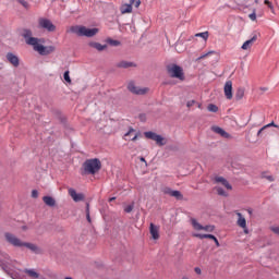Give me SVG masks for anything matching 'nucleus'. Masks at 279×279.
I'll return each instance as SVG.
<instances>
[{
    "mask_svg": "<svg viewBox=\"0 0 279 279\" xmlns=\"http://www.w3.org/2000/svg\"><path fill=\"white\" fill-rule=\"evenodd\" d=\"M22 36L25 38L26 45H31L34 51H37L39 56H49V53H53L56 51V47L53 46H44V39L32 37V31L29 29H24Z\"/></svg>",
    "mask_w": 279,
    "mask_h": 279,
    "instance_id": "nucleus-1",
    "label": "nucleus"
},
{
    "mask_svg": "<svg viewBox=\"0 0 279 279\" xmlns=\"http://www.w3.org/2000/svg\"><path fill=\"white\" fill-rule=\"evenodd\" d=\"M225 97L227 99H232V81H227L223 87Z\"/></svg>",
    "mask_w": 279,
    "mask_h": 279,
    "instance_id": "nucleus-17",
    "label": "nucleus"
},
{
    "mask_svg": "<svg viewBox=\"0 0 279 279\" xmlns=\"http://www.w3.org/2000/svg\"><path fill=\"white\" fill-rule=\"evenodd\" d=\"M128 89L130 90V93H133V95H147V93H149L148 87H140L136 86V84L134 83H129Z\"/></svg>",
    "mask_w": 279,
    "mask_h": 279,
    "instance_id": "nucleus-10",
    "label": "nucleus"
},
{
    "mask_svg": "<svg viewBox=\"0 0 279 279\" xmlns=\"http://www.w3.org/2000/svg\"><path fill=\"white\" fill-rule=\"evenodd\" d=\"M214 182L216 184L215 189L218 193V195H221L222 197H228V191H232V185L228 180H226L223 177H216L214 179Z\"/></svg>",
    "mask_w": 279,
    "mask_h": 279,
    "instance_id": "nucleus-3",
    "label": "nucleus"
},
{
    "mask_svg": "<svg viewBox=\"0 0 279 279\" xmlns=\"http://www.w3.org/2000/svg\"><path fill=\"white\" fill-rule=\"evenodd\" d=\"M244 95H245V90H243V88H239L235 94V99H243Z\"/></svg>",
    "mask_w": 279,
    "mask_h": 279,
    "instance_id": "nucleus-27",
    "label": "nucleus"
},
{
    "mask_svg": "<svg viewBox=\"0 0 279 279\" xmlns=\"http://www.w3.org/2000/svg\"><path fill=\"white\" fill-rule=\"evenodd\" d=\"M120 69H130V66H134V63L128 61H121L118 63Z\"/></svg>",
    "mask_w": 279,
    "mask_h": 279,
    "instance_id": "nucleus-24",
    "label": "nucleus"
},
{
    "mask_svg": "<svg viewBox=\"0 0 279 279\" xmlns=\"http://www.w3.org/2000/svg\"><path fill=\"white\" fill-rule=\"evenodd\" d=\"M170 197L180 198V197H182V194L180 193V191H172Z\"/></svg>",
    "mask_w": 279,
    "mask_h": 279,
    "instance_id": "nucleus-33",
    "label": "nucleus"
},
{
    "mask_svg": "<svg viewBox=\"0 0 279 279\" xmlns=\"http://www.w3.org/2000/svg\"><path fill=\"white\" fill-rule=\"evenodd\" d=\"M192 236H194L196 239H211V241H214V239H216V236L213 234H202V233H192Z\"/></svg>",
    "mask_w": 279,
    "mask_h": 279,
    "instance_id": "nucleus-21",
    "label": "nucleus"
},
{
    "mask_svg": "<svg viewBox=\"0 0 279 279\" xmlns=\"http://www.w3.org/2000/svg\"><path fill=\"white\" fill-rule=\"evenodd\" d=\"M37 27L38 29H44L45 32H56L53 22L47 17H39Z\"/></svg>",
    "mask_w": 279,
    "mask_h": 279,
    "instance_id": "nucleus-7",
    "label": "nucleus"
},
{
    "mask_svg": "<svg viewBox=\"0 0 279 279\" xmlns=\"http://www.w3.org/2000/svg\"><path fill=\"white\" fill-rule=\"evenodd\" d=\"M7 60L8 62H10V64H12V66H15V68L19 66V64H21L19 57H16V54L12 52L7 53Z\"/></svg>",
    "mask_w": 279,
    "mask_h": 279,
    "instance_id": "nucleus-15",
    "label": "nucleus"
},
{
    "mask_svg": "<svg viewBox=\"0 0 279 279\" xmlns=\"http://www.w3.org/2000/svg\"><path fill=\"white\" fill-rule=\"evenodd\" d=\"M63 77L68 84H71V76L69 75V71L64 72Z\"/></svg>",
    "mask_w": 279,
    "mask_h": 279,
    "instance_id": "nucleus-34",
    "label": "nucleus"
},
{
    "mask_svg": "<svg viewBox=\"0 0 279 279\" xmlns=\"http://www.w3.org/2000/svg\"><path fill=\"white\" fill-rule=\"evenodd\" d=\"M22 229H23V230H27V227H23Z\"/></svg>",
    "mask_w": 279,
    "mask_h": 279,
    "instance_id": "nucleus-48",
    "label": "nucleus"
},
{
    "mask_svg": "<svg viewBox=\"0 0 279 279\" xmlns=\"http://www.w3.org/2000/svg\"><path fill=\"white\" fill-rule=\"evenodd\" d=\"M162 193L165 195H170L171 196V193H173V190H171L170 187H163Z\"/></svg>",
    "mask_w": 279,
    "mask_h": 279,
    "instance_id": "nucleus-32",
    "label": "nucleus"
},
{
    "mask_svg": "<svg viewBox=\"0 0 279 279\" xmlns=\"http://www.w3.org/2000/svg\"><path fill=\"white\" fill-rule=\"evenodd\" d=\"M4 236L5 241H8L10 245H13V247H26L27 250H31V252H34V254H40L41 252L38 245L29 242H23V240L12 233H5Z\"/></svg>",
    "mask_w": 279,
    "mask_h": 279,
    "instance_id": "nucleus-2",
    "label": "nucleus"
},
{
    "mask_svg": "<svg viewBox=\"0 0 279 279\" xmlns=\"http://www.w3.org/2000/svg\"><path fill=\"white\" fill-rule=\"evenodd\" d=\"M20 3H21L24 8H27V2H26V1L20 0Z\"/></svg>",
    "mask_w": 279,
    "mask_h": 279,
    "instance_id": "nucleus-43",
    "label": "nucleus"
},
{
    "mask_svg": "<svg viewBox=\"0 0 279 279\" xmlns=\"http://www.w3.org/2000/svg\"><path fill=\"white\" fill-rule=\"evenodd\" d=\"M144 136L146 138H149L150 141H155L157 143V145H159L160 147H162V145H167L165 137H162L161 135H158L151 131L145 132Z\"/></svg>",
    "mask_w": 279,
    "mask_h": 279,
    "instance_id": "nucleus-9",
    "label": "nucleus"
},
{
    "mask_svg": "<svg viewBox=\"0 0 279 279\" xmlns=\"http://www.w3.org/2000/svg\"><path fill=\"white\" fill-rule=\"evenodd\" d=\"M270 230L271 232H274V234H277L279 236V227H276V226L270 227Z\"/></svg>",
    "mask_w": 279,
    "mask_h": 279,
    "instance_id": "nucleus-36",
    "label": "nucleus"
},
{
    "mask_svg": "<svg viewBox=\"0 0 279 279\" xmlns=\"http://www.w3.org/2000/svg\"><path fill=\"white\" fill-rule=\"evenodd\" d=\"M248 17L251 19V21H256V12L254 11L253 13H251Z\"/></svg>",
    "mask_w": 279,
    "mask_h": 279,
    "instance_id": "nucleus-39",
    "label": "nucleus"
},
{
    "mask_svg": "<svg viewBox=\"0 0 279 279\" xmlns=\"http://www.w3.org/2000/svg\"><path fill=\"white\" fill-rule=\"evenodd\" d=\"M168 74L170 77L184 82V69L178 64H170L167 66Z\"/></svg>",
    "mask_w": 279,
    "mask_h": 279,
    "instance_id": "nucleus-6",
    "label": "nucleus"
},
{
    "mask_svg": "<svg viewBox=\"0 0 279 279\" xmlns=\"http://www.w3.org/2000/svg\"><path fill=\"white\" fill-rule=\"evenodd\" d=\"M203 230L205 232H213L215 230V226H203Z\"/></svg>",
    "mask_w": 279,
    "mask_h": 279,
    "instance_id": "nucleus-30",
    "label": "nucleus"
},
{
    "mask_svg": "<svg viewBox=\"0 0 279 279\" xmlns=\"http://www.w3.org/2000/svg\"><path fill=\"white\" fill-rule=\"evenodd\" d=\"M195 36L197 38H204L205 40H208L209 34H208V32H204V33H197Z\"/></svg>",
    "mask_w": 279,
    "mask_h": 279,
    "instance_id": "nucleus-29",
    "label": "nucleus"
},
{
    "mask_svg": "<svg viewBox=\"0 0 279 279\" xmlns=\"http://www.w3.org/2000/svg\"><path fill=\"white\" fill-rule=\"evenodd\" d=\"M132 5H134V8H141V0H129V3H122L120 5L121 14H132Z\"/></svg>",
    "mask_w": 279,
    "mask_h": 279,
    "instance_id": "nucleus-8",
    "label": "nucleus"
},
{
    "mask_svg": "<svg viewBox=\"0 0 279 279\" xmlns=\"http://www.w3.org/2000/svg\"><path fill=\"white\" fill-rule=\"evenodd\" d=\"M207 109L209 110V112H217V110H219L216 105H209Z\"/></svg>",
    "mask_w": 279,
    "mask_h": 279,
    "instance_id": "nucleus-31",
    "label": "nucleus"
},
{
    "mask_svg": "<svg viewBox=\"0 0 279 279\" xmlns=\"http://www.w3.org/2000/svg\"><path fill=\"white\" fill-rule=\"evenodd\" d=\"M214 242L217 245V247H219L220 244H219V240H217V238L214 239Z\"/></svg>",
    "mask_w": 279,
    "mask_h": 279,
    "instance_id": "nucleus-45",
    "label": "nucleus"
},
{
    "mask_svg": "<svg viewBox=\"0 0 279 279\" xmlns=\"http://www.w3.org/2000/svg\"><path fill=\"white\" fill-rule=\"evenodd\" d=\"M235 215L238 217L236 226L244 230V234H250V230H247V220L245 219V216H243V214L239 211H236Z\"/></svg>",
    "mask_w": 279,
    "mask_h": 279,
    "instance_id": "nucleus-11",
    "label": "nucleus"
},
{
    "mask_svg": "<svg viewBox=\"0 0 279 279\" xmlns=\"http://www.w3.org/2000/svg\"><path fill=\"white\" fill-rule=\"evenodd\" d=\"M262 178L268 180V182H274V177L269 172H262Z\"/></svg>",
    "mask_w": 279,
    "mask_h": 279,
    "instance_id": "nucleus-28",
    "label": "nucleus"
},
{
    "mask_svg": "<svg viewBox=\"0 0 279 279\" xmlns=\"http://www.w3.org/2000/svg\"><path fill=\"white\" fill-rule=\"evenodd\" d=\"M109 45H112L113 47H119L120 43L118 40L109 39Z\"/></svg>",
    "mask_w": 279,
    "mask_h": 279,
    "instance_id": "nucleus-37",
    "label": "nucleus"
},
{
    "mask_svg": "<svg viewBox=\"0 0 279 279\" xmlns=\"http://www.w3.org/2000/svg\"><path fill=\"white\" fill-rule=\"evenodd\" d=\"M132 210H134V204L129 205V206H126V207L124 208V211H126V213H132Z\"/></svg>",
    "mask_w": 279,
    "mask_h": 279,
    "instance_id": "nucleus-38",
    "label": "nucleus"
},
{
    "mask_svg": "<svg viewBox=\"0 0 279 279\" xmlns=\"http://www.w3.org/2000/svg\"><path fill=\"white\" fill-rule=\"evenodd\" d=\"M194 271H195V274H197V276H202V268L196 267V268H194Z\"/></svg>",
    "mask_w": 279,
    "mask_h": 279,
    "instance_id": "nucleus-40",
    "label": "nucleus"
},
{
    "mask_svg": "<svg viewBox=\"0 0 279 279\" xmlns=\"http://www.w3.org/2000/svg\"><path fill=\"white\" fill-rule=\"evenodd\" d=\"M138 138V133L133 128L129 129V132L124 134V141H136Z\"/></svg>",
    "mask_w": 279,
    "mask_h": 279,
    "instance_id": "nucleus-16",
    "label": "nucleus"
},
{
    "mask_svg": "<svg viewBox=\"0 0 279 279\" xmlns=\"http://www.w3.org/2000/svg\"><path fill=\"white\" fill-rule=\"evenodd\" d=\"M258 40V36L254 35L251 39L246 40L241 49H243V51H250V49H252V47H254V43Z\"/></svg>",
    "mask_w": 279,
    "mask_h": 279,
    "instance_id": "nucleus-14",
    "label": "nucleus"
},
{
    "mask_svg": "<svg viewBox=\"0 0 279 279\" xmlns=\"http://www.w3.org/2000/svg\"><path fill=\"white\" fill-rule=\"evenodd\" d=\"M88 46L93 49H96L97 51H105V49H108V45H101L97 41H90Z\"/></svg>",
    "mask_w": 279,
    "mask_h": 279,
    "instance_id": "nucleus-18",
    "label": "nucleus"
},
{
    "mask_svg": "<svg viewBox=\"0 0 279 279\" xmlns=\"http://www.w3.org/2000/svg\"><path fill=\"white\" fill-rule=\"evenodd\" d=\"M214 132H216V134H220V136H223V138H230V134L219 126H215Z\"/></svg>",
    "mask_w": 279,
    "mask_h": 279,
    "instance_id": "nucleus-20",
    "label": "nucleus"
},
{
    "mask_svg": "<svg viewBox=\"0 0 279 279\" xmlns=\"http://www.w3.org/2000/svg\"><path fill=\"white\" fill-rule=\"evenodd\" d=\"M149 233L151 235V239H154V241H158L160 239V227L154 223H150Z\"/></svg>",
    "mask_w": 279,
    "mask_h": 279,
    "instance_id": "nucleus-13",
    "label": "nucleus"
},
{
    "mask_svg": "<svg viewBox=\"0 0 279 279\" xmlns=\"http://www.w3.org/2000/svg\"><path fill=\"white\" fill-rule=\"evenodd\" d=\"M43 202L46 204V206L53 207L56 206V198L51 196H44Z\"/></svg>",
    "mask_w": 279,
    "mask_h": 279,
    "instance_id": "nucleus-19",
    "label": "nucleus"
},
{
    "mask_svg": "<svg viewBox=\"0 0 279 279\" xmlns=\"http://www.w3.org/2000/svg\"><path fill=\"white\" fill-rule=\"evenodd\" d=\"M68 193L70 195V197L73 199V202H84V199H86V196L84 195V193H77V191H75V189L70 187L68 190Z\"/></svg>",
    "mask_w": 279,
    "mask_h": 279,
    "instance_id": "nucleus-12",
    "label": "nucleus"
},
{
    "mask_svg": "<svg viewBox=\"0 0 279 279\" xmlns=\"http://www.w3.org/2000/svg\"><path fill=\"white\" fill-rule=\"evenodd\" d=\"M32 197L34 198L38 197V192L36 190L32 191Z\"/></svg>",
    "mask_w": 279,
    "mask_h": 279,
    "instance_id": "nucleus-42",
    "label": "nucleus"
},
{
    "mask_svg": "<svg viewBox=\"0 0 279 279\" xmlns=\"http://www.w3.org/2000/svg\"><path fill=\"white\" fill-rule=\"evenodd\" d=\"M209 56H215V50H210L207 53H203L196 60H197V62H199V60H204V59L208 58Z\"/></svg>",
    "mask_w": 279,
    "mask_h": 279,
    "instance_id": "nucleus-26",
    "label": "nucleus"
},
{
    "mask_svg": "<svg viewBox=\"0 0 279 279\" xmlns=\"http://www.w3.org/2000/svg\"><path fill=\"white\" fill-rule=\"evenodd\" d=\"M86 217H87V221L90 223V213L87 211Z\"/></svg>",
    "mask_w": 279,
    "mask_h": 279,
    "instance_id": "nucleus-44",
    "label": "nucleus"
},
{
    "mask_svg": "<svg viewBox=\"0 0 279 279\" xmlns=\"http://www.w3.org/2000/svg\"><path fill=\"white\" fill-rule=\"evenodd\" d=\"M114 199H117V197H111L109 198V202H114Z\"/></svg>",
    "mask_w": 279,
    "mask_h": 279,
    "instance_id": "nucleus-46",
    "label": "nucleus"
},
{
    "mask_svg": "<svg viewBox=\"0 0 279 279\" xmlns=\"http://www.w3.org/2000/svg\"><path fill=\"white\" fill-rule=\"evenodd\" d=\"M267 128H278V124L271 122L265 126H263L258 132H257V136H260V134H263L264 130H267Z\"/></svg>",
    "mask_w": 279,
    "mask_h": 279,
    "instance_id": "nucleus-25",
    "label": "nucleus"
},
{
    "mask_svg": "<svg viewBox=\"0 0 279 279\" xmlns=\"http://www.w3.org/2000/svg\"><path fill=\"white\" fill-rule=\"evenodd\" d=\"M24 272L27 274V276H29V278H33V279L39 278L38 272H36V270H34V269H25Z\"/></svg>",
    "mask_w": 279,
    "mask_h": 279,
    "instance_id": "nucleus-23",
    "label": "nucleus"
},
{
    "mask_svg": "<svg viewBox=\"0 0 279 279\" xmlns=\"http://www.w3.org/2000/svg\"><path fill=\"white\" fill-rule=\"evenodd\" d=\"M192 106H195V100L187 101V108H192Z\"/></svg>",
    "mask_w": 279,
    "mask_h": 279,
    "instance_id": "nucleus-41",
    "label": "nucleus"
},
{
    "mask_svg": "<svg viewBox=\"0 0 279 279\" xmlns=\"http://www.w3.org/2000/svg\"><path fill=\"white\" fill-rule=\"evenodd\" d=\"M71 32L76 34V36H86L87 38H93L99 34V28H88L86 26H72Z\"/></svg>",
    "mask_w": 279,
    "mask_h": 279,
    "instance_id": "nucleus-4",
    "label": "nucleus"
},
{
    "mask_svg": "<svg viewBox=\"0 0 279 279\" xmlns=\"http://www.w3.org/2000/svg\"><path fill=\"white\" fill-rule=\"evenodd\" d=\"M141 162H145V157H141Z\"/></svg>",
    "mask_w": 279,
    "mask_h": 279,
    "instance_id": "nucleus-47",
    "label": "nucleus"
},
{
    "mask_svg": "<svg viewBox=\"0 0 279 279\" xmlns=\"http://www.w3.org/2000/svg\"><path fill=\"white\" fill-rule=\"evenodd\" d=\"M83 168L88 175H95V173L101 169V161L99 159H87Z\"/></svg>",
    "mask_w": 279,
    "mask_h": 279,
    "instance_id": "nucleus-5",
    "label": "nucleus"
},
{
    "mask_svg": "<svg viewBox=\"0 0 279 279\" xmlns=\"http://www.w3.org/2000/svg\"><path fill=\"white\" fill-rule=\"evenodd\" d=\"M191 223H192V228H194V230H204V226H202L199 222H197V220L195 218L191 219Z\"/></svg>",
    "mask_w": 279,
    "mask_h": 279,
    "instance_id": "nucleus-22",
    "label": "nucleus"
},
{
    "mask_svg": "<svg viewBox=\"0 0 279 279\" xmlns=\"http://www.w3.org/2000/svg\"><path fill=\"white\" fill-rule=\"evenodd\" d=\"M264 3H265V5H268V8H269V10H271V12H274V4L269 0H265Z\"/></svg>",
    "mask_w": 279,
    "mask_h": 279,
    "instance_id": "nucleus-35",
    "label": "nucleus"
}]
</instances>
